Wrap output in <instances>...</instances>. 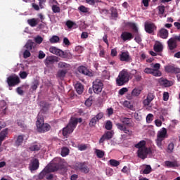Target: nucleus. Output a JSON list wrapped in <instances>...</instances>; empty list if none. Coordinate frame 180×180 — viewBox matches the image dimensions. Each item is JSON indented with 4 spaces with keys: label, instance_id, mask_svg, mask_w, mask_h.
Here are the masks:
<instances>
[{
    "label": "nucleus",
    "instance_id": "1",
    "mask_svg": "<svg viewBox=\"0 0 180 180\" xmlns=\"http://www.w3.org/2000/svg\"><path fill=\"white\" fill-rule=\"evenodd\" d=\"M120 122L121 123H117L116 127L118 130L123 131L125 134L128 136H131L133 134V131L129 129V127H134V123L131 118L121 117L120 118Z\"/></svg>",
    "mask_w": 180,
    "mask_h": 180
},
{
    "label": "nucleus",
    "instance_id": "2",
    "mask_svg": "<svg viewBox=\"0 0 180 180\" xmlns=\"http://www.w3.org/2000/svg\"><path fill=\"white\" fill-rule=\"evenodd\" d=\"M82 122V118H71L68 125L63 129V136L64 137H68L69 134H71L75 130L77 124Z\"/></svg>",
    "mask_w": 180,
    "mask_h": 180
},
{
    "label": "nucleus",
    "instance_id": "3",
    "mask_svg": "<svg viewBox=\"0 0 180 180\" xmlns=\"http://www.w3.org/2000/svg\"><path fill=\"white\" fill-rule=\"evenodd\" d=\"M130 79V74L127 70H122L116 79V84L118 86H122L124 84H127Z\"/></svg>",
    "mask_w": 180,
    "mask_h": 180
},
{
    "label": "nucleus",
    "instance_id": "4",
    "mask_svg": "<svg viewBox=\"0 0 180 180\" xmlns=\"http://www.w3.org/2000/svg\"><path fill=\"white\" fill-rule=\"evenodd\" d=\"M165 139H168V134L167 131V128L163 127L160 131H158L157 139L155 140L156 145L160 148V150H163L162 141H164Z\"/></svg>",
    "mask_w": 180,
    "mask_h": 180
},
{
    "label": "nucleus",
    "instance_id": "5",
    "mask_svg": "<svg viewBox=\"0 0 180 180\" xmlns=\"http://www.w3.org/2000/svg\"><path fill=\"white\" fill-rule=\"evenodd\" d=\"M37 127L39 133H46V131H49L51 129L50 124H44V118L40 114L37 116Z\"/></svg>",
    "mask_w": 180,
    "mask_h": 180
},
{
    "label": "nucleus",
    "instance_id": "6",
    "mask_svg": "<svg viewBox=\"0 0 180 180\" xmlns=\"http://www.w3.org/2000/svg\"><path fill=\"white\" fill-rule=\"evenodd\" d=\"M153 68H146L143 70L145 74H150L153 75V77H161L162 73L160 71V68H161V64L155 63L152 65Z\"/></svg>",
    "mask_w": 180,
    "mask_h": 180
},
{
    "label": "nucleus",
    "instance_id": "7",
    "mask_svg": "<svg viewBox=\"0 0 180 180\" xmlns=\"http://www.w3.org/2000/svg\"><path fill=\"white\" fill-rule=\"evenodd\" d=\"M60 161L59 158H55L49 165H48L46 169L50 174V172H56L58 171L61 168V166H60V163L58 162Z\"/></svg>",
    "mask_w": 180,
    "mask_h": 180
},
{
    "label": "nucleus",
    "instance_id": "8",
    "mask_svg": "<svg viewBox=\"0 0 180 180\" xmlns=\"http://www.w3.org/2000/svg\"><path fill=\"white\" fill-rule=\"evenodd\" d=\"M153 150H151V148H142L140 149H138L137 151V156L139 158H141V160H146L147 157L148 156V154H152Z\"/></svg>",
    "mask_w": 180,
    "mask_h": 180
},
{
    "label": "nucleus",
    "instance_id": "9",
    "mask_svg": "<svg viewBox=\"0 0 180 180\" xmlns=\"http://www.w3.org/2000/svg\"><path fill=\"white\" fill-rule=\"evenodd\" d=\"M7 84L10 88L12 86H16L20 84V79L18 76L11 75L7 78Z\"/></svg>",
    "mask_w": 180,
    "mask_h": 180
},
{
    "label": "nucleus",
    "instance_id": "10",
    "mask_svg": "<svg viewBox=\"0 0 180 180\" xmlns=\"http://www.w3.org/2000/svg\"><path fill=\"white\" fill-rule=\"evenodd\" d=\"M103 89V83L101 79H96L93 82V91L94 94H101Z\"/></svg>",
    "mask_w": 180,
    "mask_h": 180
},
{
    "label": "nucleus",
    "instance_id": "11",
    "mask_svg": "<svg viewBox=\"0 0 180 180\" xmlns=\"http://www.w3.org/2000/svg\"><path fill=\"white\" fill-rule=\"evenodd\" d=\"M157 30V25L153 22H145V32L148 34H154V32Z\"/></svg>",
    "mask_w": 180,
    "mask_h": 180
},
{
    "label": "nucleus",
    "instance_id": "12",
    "mask_svg": "<svg viewBox=\"0 0 180 180\" xmlns=\"http://www.w3.org/2000/svg\"><path fill=\"white\" fill-rule=\"evenodd\" d=\"M166 72L170 74H180V68L175 66V65H168L165 67Z\"/></svg>",
    "mask_w": 180,
    "mask_h": 180
},
{
    "label": "nucleus",
    "instance_id": "13",
    "mask_svg": "<svg viewBox=\"0 0 180 180\" xmlns=\"http://www.w3.org/2000/svg\"><path fill=\"white\" fill-rule=\"evenodd\" d=\"M102 117H103V114L102 112H100L95 117L91 118L89 123V127H95V126H96V123H98V122L100 121Z\"/></svg>",
    "mask_w": 180,
    "mask_h": 180
},
{
    "label": "nucleus",
    "instance_id": "14",
    "mask_svg": "<svg viewBox=\"0 0 180 180\" xmlns=\"http://www.w3.org/2000/svg\"><path fill=\"white\" fill-rule=\"evenodd\" d=\"M75 167L77 169H79L81 172H84V174H88V172H89V168L88 167L86 162L76 163Z\"/></svg>",
    "mask_w": 180,
    "mask_h": 180
},
{
    "label": "nucleus",
    "instance_id": "15",
    "mask_svg": "<svg viewBox=\"0 0 180 180\" xmlns=\"http://www.w3.org/2000/svg\"><path fill=\"white\" fill-rule=\"evenodd\" d=\"M39 165H40V162H39V159L33 158L30 161L29 168L32 172L36 171L37 169H39Z\"/></svg>",
    "mask_w": 180,
    "mask_h": 180
},
{
    "label": "nucleus",
    "instance_id": "16",
    "mask_svg": "<svg viewBox=\"0 0 180 180\" xmlns=\"http://www.w3.org/2000/svg\"><path fill=\"white\" fill-rule=\"evenodd\" d=\"M155 98V96L154 95V93H148L147 94L146 98L143 101V104L144 106H150V104L153 101H154V98Z\"/></svg>",
    "mask_w": 180,
    "mask_h": 180
},
{
    "label": "nucleus",
    "instance_id": "17",
    "mask_svg": "<svg viewBox=\"0 0 180 180\" xmlns=\"http://www.w3.org/2000/svg\"><path fill=\"white\" fill-rule=\"evenodd\" d=\"M120 37L123 41H130V40L134 38V35L131 32L124 31L122 32Z\"/></svg>",
    "mask_w": 180,
    "mask_h": 180
},
{
    "label": "nucleus",
    "instance_id": "18",
    "mask_svg": "<svg viewBox=\"0 0 180 180\" xmlns=\"http://www.w3.org/2000/svg\"><path fill=\"white\" fill-rule=\"evenodd\" d=\"M113 137V131H108L101 136L99 140L100 144L105 142V140H110Z\"/></svg>",
    "mask_w": 180,
    "mask_h": 180
},
{
    "label": "nucleus",
    "instance_id": "19",
    "mask_svg": "<svg viewBox=\"0 0 180 180\" xmlns=\"http://www.w3.org/2000/svg\"><path fill=\"white\" fill-rule=\"evenodd\" d=\"M158 37H160V39H168V36H169V32H168V30L165 28H161L157 34Z\"/></svg>",
    "mask_w": 180,
    "mask_h": 180
},
{
    "label": "nucleus",
    "instance_id": "20",
    "mask_svg": "<svg viewBox=\"0 0 180 180\" xmlns=\"http://www.w3.org/2000/svg\"><path fill=\"white\" fill-rule=\"evenodd\" d=\"M120 61H125L126 63H129V61L131 60L129 51L122 52L120 55Z\"/></svg>",
    "mask_w": 180,
    "mask_h": 180
},
{
    "label": "nucleus",
    "instance_id": "21",
    "mask_svg": "<svg viewBox=\"0 0 180 180\" xmlns=\"http://www.w3.org/2000/svg\"><path fill=\"white\" fill-rule=\"evenodd\" d=\"M167 46H168L169 50H170L171 51H172V50H175V49H176V47H178L176 41H175V39H174V38H170L167 41Z\"/></svg>",
    "mask_w": 180,
    "mask_h": 180
},
{
    "label": "nucleus",
    "instance_id": "22",
    "mask_svg": "<svg viewBox=\"0 0 180 180\" xmlns=\"http://www.w3.org/2000/svg\"><path fill=\"white\" fill-rule=\"evenodd\" d=\"M46 65L50 64H54V63H58V57L57 56H48L44 61Z\"/></svg>",
    "mask_w": 180,
    "mask_h": 180
},
{
    "label": "nucleus",
    "instance_id": "23",
    "mask_svg": "<svg viewBox=\"0 0 180 180\" xmlns=\"http://www.w3.org/2000/svg\"><path fill=\"white\" fill-rule=\"evenodd\" d=\"M165 167H167V168H176L179 167V165L178 164V161H169L167 160L165 162Z\"/></svg>",
    "mask_w": 180,
    "mask_h": 180
},
{
    "label": "nucleus",
    "instance_id": "24",
    "mask_svg": "<svg viewBox=\"0 0 180 180\" xmlns=\"http://www.w3.org/2000/svg\"><path fill=\"white\" fill-rule=\"evenodd\" d=\"M78 72H80V74H84V75H88L89 77L92 75V72H91L85 66H79L78 68Z\"/></svg>",
    "mask_w": 180,
    "mask_h": 180
},
{
    "label": "nucleus",
    "instance_id": "25",
    "mask_svg": "<svg viewBox=\"0 0 180 180\" xmlns=\"http://www.w3.org/2000/svg\"><path fill=\"white\" fill-rule=\"evenodd\" d=\"M25 49H27V50L30 51L34 49V47H36V43L33 42V41L30 39L27 41L26 44L25 45Z\"/></svg>",
    "mask_w": 180,
    "mask_h": 180
},
{
    "label": "nucleus",
    "instance_id": "26",
    "mask_svg": "<svg viewBox=\"0 0 180 180\" xmlns=\"http://www.w3.org/2000/svg\"><path fill=\"white\" fill-rule=\"evenodd\" d=\"M68 70H59L57 72L56 77L57 78H60L61 81L65 78V75H67Z\"/></svg>",
    "mask_w": 180,
    "mask_h": 180
},
{
    "label": "nucleus",
    "instance_id": "27",
    "mask_svg": "<svg viewBox=\"0 0 180 180\" xmlns=\"http://www.w3.org/2000/svg\"><path fill=\"white\" fill-rule=\"evenodd\" d=\"M27 23L31 26V27H36L39 25L38 18H31L27 20Z\"/></svg>",
    "mask_w": 180,
    "mask_h": 180
},
{
    "label": "nucleus",
    "instance_id": "28",
    "mask_svg": "<svg viewBox=\"0 0 180 180\" xmlns=\"http://www.w3.org/2000/svg\"><path fill=\"white\" fill-rule=\"evenodd\" d=\"M76 91L79 95H82V92H84V86L81 83H77L75 86Z\"/></svg>",
    "mask_w": 180,
    "mask_h": 180
},
{
    "label": "nucleus",
    "instance_id": "29",
    "mask_svg": "<svg viewBox=\"0 0 180 180\" xmlns=\"http://www.w3.org/2000/svg\"><path fill=\"white\" fill-rule=\"evenodd\" d=\"M50 53H52V54H55L56 56H58L60 57L61 54V49H57L56 46H52L49 48Z\"/></svg>",
    "mask_w": 180,
    "mask_h": 180
},
{
    "label": "nucleus",
    "instance_id": "30",
    "mask_svg": "<svg viewBox=\"0 0 180 180\" xmlns=\"http://www.w3.org/2000/svg\"><path fill=\"white\" fill-rule=\"evenodd\" d=\"M6 136H8V129H5L0 132V146H1L2 141L5 140Z\"/></svg>",
    "mask_w": 180,
    "mask_h": 180
},
{
    "label": "nucleus",
    "instance_id": "31",
    "mask_svg": "<svg viewBox=\"0 0 180 180\" xmlns=\"http://www.w3.org/2000/svg\"><path fill=\"white\" fill-rule=\"evenodd\" d=\"M125 25L131 27L132 30H134V34L139 32V28L137 27V25H136V23L127 22L125 23Z\"/></svg>",
    "mask_w": 180,
    "mask_h": 180
},
{
    "label": "nucleus",
    "instance_id": "32",
    "mask_svg": "<svg viewBox=\"0 0 180 180\" xmlns=\"http://www.w3.org/2000/svg\"><path fill=\"white\" fill-rule=\"evenodd\" d=\"M141 91H143V89H141V87H136L134 88L131 93V96H139V95L141 94Z\"/></svg>",
    "mask_w": 180,
    "mask_h": 180
},
{
    "label": "nucleus",
    "instance_id": "33",
    "mask_svg": "<svg viewBox=\"0 0 180 180\" xmlns=\"http://www.w3.org/2000/svg\"><path fill=\"white\" fill-rule=\"evenodd\" d=\"M153 50L155 53H161L162 50H164V46L161 44V43L155 44L153 46Z\"/></svg>",
    "mask_w": 180,
    "mask_h": 180
},
{
    "label": "nucleus",
    "instance_id": "34",
    "mask_svg": "<svg viewBox=\"0 0 180 180\" xmlns=\"http://www.w3.org/2000/svg\"><path fill=\"white\" fill-rule=\"evenodd\" d=\"M71 65L65 62H59L58 63V68H64V70H68Z\"/></svg>",
    "mask_w": 180,
    "mask_h": 180
},
{
    "label": "nucleus",
    "instance_id": "35",
    "mask_svg": "<svg viewBox=\"0 0 180 180\" xmlns=\"http://www.w3.org/2000/svg\"><path fill=\"white\" fill-rule=\"evenodd\" d=\"M95 153L98 158H103V157H105V151L101 149H96Z\"/></svg>",
    "mask_w": 180,
    "mask_h": 180
},
{
    "label": "nucleus",
    "instance_id": "36",
    "mask_svg": "<svg viewBox=\"0 0 180 180\" xmlns=\"http://www.w3.org/2000/svg\"><path fill=\"white\" fill-rule=\"evenodd\" d=\"M135 147L136 148H139V150H140V148H146L147 147H146V141H141L135 146Z\"/></svg>",
    "mask_w": 180,
    "mask_h": 180
},
{
    "label": "nucleus",
    "instance_id": "37",
    "mask_svg": "<svg viewBox=\"0 0 180 180\" xmlns=\"http://www.w3.org/2000/svg\"><path fill=\"white\" fill-rule=\"evenodd\" d=\"M47 174H49L47 169L45 168L44 170H42L41 172L39 173L38 178L39 179H43L44 178V176H46V175H47Z\"/></svg>",
    "mask_w": 180,
    "mask_h": 180
},
{
    "label": "nucleus",
    "instance_id": "38",
    "mask_svg": "<svg viewBox=\"0 0 180 180\" xmlns=\"http://www.w3.org/2000/svg\"><path fill=\"white\" fill-rule=\"evenodd\" d=\"M70 154V149L67 147H63L61 150L62 157H67Z\"/></svg>",
    "mask_w": 180,
    "mask_h": 180
},
{
    "label": "nucleus",
    "instance_id": "39",
    "mask_svg": "<svg viewBox=\"0 0 180 180\" xmlns=\"http://www.w3.org/2000/svg\"><path fill=\"white\" fill-rule=\"evenodd\" d=\"M109 162L111 167H119V165H120V162L115 159L110 160Z\"/></svg>",
    "mask_w": 180,
    "mask_h": 180
},
{
    "label": "nucleus",
    "instance_id": "40",
    "mask_svg": "<svg viewBox=\"0 0 180 180\" xmlns=\"http://www.w3.org/2000/svg\"><path fill=\"white\" fill-rule=\"evenodd\" d=\"M51 9L53 13H60V12H61V9L60 8V6L57 5H53L51 7Z\"/></svg>",
    "mask_w": 180,
    "mask_h": 180
},
{
    "label": "nucleus",
    "instance_id": "41",
    "mask_svg": "<svg viewBox=\"0 0 180 180\" xmlns=\"http://www.w3.org/2000/svg\"><path fill=\"white\" fill-rule=\"evenodd\" d=\"M30 151H39L40 150V145L39 144H34L31 147H30Z\"/></svg>",
    "mask_w": 180,
    "mask_h": 180
},
{
    "label": "nucleus",
    "instance_id": "42",
    "mask_svg": "<svg viewBox=\"0 0 180 180\" xmlns=\"http://www.w3.org/2000/svg\"><path fill=\"white\" fill-rule=\"evenodd\" d=\"M50 43L54 44V43H58L60 41V37L58 36H53L50 39H49Z\"/></svg>",
    "mask_w": 180,
    "mask_h": 180
},
{
    "label": "nucleus",
    "instance_id": "43",
    "mask_svg": "<svg viewBox=\"0 0 180 180\" xmlns=\"http://www.w3.org/2000/svg\"><path fill=\"white\" fill-rule=\"evenodd\" d=\"M23 143V136L19 135L15 141L16 146H20Z\"/></svg>",
    "mask_w": 180,
    "mask_h": 180
},
{
    "label": "nucleus",
    "instance_id": "44",
    "mask_svg": "<svg viewBox=\"0 0 180 180\" xmlns=\"http://www.w3.org/2000/svg\"><path fill=\"white\" fill-rule=\"evenodd\" d=\"M110 11H111V16H112L113 18H117L118 16L117 10L115 8V7H111Z\"/></svg>",
    "mask_w": 180,
    "mask_h": 180
},
{
    "label": "nucleus",
    "instance_id": "45",
    "mask_svg": "<svg viewBox=\"0 0 180 180\" xmlns=\"http://www.w3.org/2000/svg\"><path fill=\"white\" fill-rule=\"evenodd\" d=\"M160 84L164 85L165 87L171 86V84L167 79H160Z\"/></svg>",
    "mask_w": 180,
    "mask_h": 180
},
{
    "label": "nucleus",
    "instance_id": "46",
    "mask_svg": "<svg viewBox=\"0 0 180 180\" xmlns=\"http://www.w3.org/2000/svg\"><path fill=\"white\" fill-rule=\"evenodd\" d=\"M34 41L37 44H41V43H43V37L38 35L34 38Z\"/></svg>",
    "mask_w": 180,
    "mask_h": 180
},
{
    "label": "nucleus",
    "instance_id": "47",
    "mask_svg": "<svg viewBox=\"0 0 180 180\" xmlns=\"http://www.w3.org/2000/svg\"><path fill=\"white\" fill-rule=\"evenodd\" d=\"M112 127H113V124H112V122L108 121V122L105 123V129L106 130H112Z\"/></svg>",
    "mask_w": 180,
    "mask_h": 180
},
{
    "label": "nucleus",
    "instance_id": "48",
    "mask_svg": "<svg viewBox=\"0 0 180 180\" xmlns=\"http://www.w3.org/2000/svg\"><path fill=\"white\" fill-rule=\"evenodd\" d=\"M150 172H151V166L146 165L143 171V174H148Z\"/></svg>",
    "mask_w": 180,
    "mask_h": 180
},
{
    "label": "nucleus",
    "instance_id": "49",
    "mask_svg": "<svg viewBox=\"0 0 180 180\" xmlns=\"http://www.w3.org/2000/svg\"><path fill=\"white\" fill-rule=\"evenodd\" d=\"M153 120H154V115H153V114H148L146 116V122H147V123H151Z\"/></svg>",
    "mask_w": 180,
    "mask_h": 180
},
{
    "label": "nucleus",
    "instance_id": "50",
    "mask_svg": "<svg viewBox=\"0 0 180 180\" xmlns=\"http://www.w3.org/2000/svg\"><path fill=\"white\" fill-rule=\"evenodd\" d=\"M174 143H169L167 146V153H172V151H174Z\"/></svg>",
    "mask_w": 180,
    "mask_h": 180
},
{
    "label": "nucleus",
    "instance_id": "51",
    "mask_svg": "<svg viewBox=\"0 0 180 180\" xmlns=\"http://www.w3.org/2000/svg\"><path fill=\"white\" fill-rule=\"evenodd\" d=\"M32 56L30 51L26 49L23 53V58H29Z\"/></svg>",
    "mask_w": 180,
    "mask_h": 180
},
{
    "label": "nucleus",
    "instance_id": "52",
    "mask_svg": "<svg viewBox=\"0 0 180 180\" xmlns=\"http://www.w3.org/2000/svg\"><path fill=\"white\" fill-rule=\"evenodd\" d=\"M135 38L134 40L136 41V43H141V37H140V34L138 33L134 34Z\"/></svg>",
    "mask_w": 180,
    "mask_h": 180
},
{
    "label": "nucleus",
    "instance_id": "53",
    "mask_svg": "<svg viewBox=\"0 0 180 180\" xmlns=\"http://www.w3.org/2000/svg\"><path fill=\"white\" fill-rule=\"evenodd\" d=\"M39 86V82L38 81H34L31 86V89L32 91H36Z\"/></svg>",
    "mask_w": 180,
    "mask_h": 180
},
{
    "label": "nucleus",
    "instance_id": "54",
    "mask_svg": "<svg viewBox=\"0 0 180 180\" xmlns=\"http://www.w3.org/2000/svg\"><path fill=\"white\" fill-rule=\"evenodd\" d=\"M79 11L83 13H88V8L85 7L84 6H80L79 7Z\"/></svg>",
    "mask_w": 180,
    "mask_h": 180
},
{
    "label": "nucleus",
    "instance_id": "55",
    "mask_svg": "<svg viewBox=\"0 0 180 180\" xmlns=\"http://www.w3.org/2000/svg\"><path fill=\"white\" fill-rule=\"evenodd\" d=\"M75 22H72L71 20H68L66 22V26L68 27V29H72V27L73 26H75Z\"/></svg>",
    "mask_w": 180,
    "mask_h": 180
},
{
    "label": "nucleus",
    "instance_id": "56",
    "mask_svg": "<svg viewBox=\"0 0 180 180\" xmlns=\"http://www.w3.org/2000/svg\"><path fill=\"white\" fill-rule=\"evenodd\" d=\"M19 75L22 79H25V78H27V72L25 71L20 72Z\"/></svg>",
    "mask_w": 180,
    "mask_h": 180
},
{
    "label": "nucleus",
    "instance_id": "57",
    "mask_svg": "<svg viewBox=\"0 0 180 180\" xmlns=\"http://www.w3.org/2000/svg\"><path fill=\"white\" fill-rule=\"evenodd\" d=\"M135 75H134V78L136 79V81H137V82H140V80L142 79L141 75H140V74L137 73V71L135 70Z\"/></svg>",
    "mask_w": 180,
    "mask_h": 180
},
{
    "label": "nucleus",
    "instance_id": "58",
    "mask_svg": "<svg viewBox=\"0 0 180 180\" xmlns=\"http://www.w3.org/2000/svg\"><path fill=\"white\" fill-rule=\"evenodd\" d=\"M168 99H169V94L168 92H164L163 93V101H165V102H167V101H168Z\"/></svg>",
    "mask_w": 180,
    "mask_h": 180
},
{
    "label": "nucleus",
    "instance_id": "59",
    "mask_svg": "<svg viewBox=\"0 0 180 180\" xmlns=\"http://www.w3.org/2000/svg\"><path fill=\"white\" fill-rule=\"evenodd\" d=\"M127 91H128L127 88L124 87V88L120 89L119 95H122V96L124 95V94H126V92H127Z\"/></svg>",
    "mask_w": 180,
    "mask_h": 180
},
{
    "label": "nucleus",
    "instance_id": "60",
    "mask_svg": "<svg viewBox=\"0 0 180 180\" xmlns=\"http://www.w3.org/2000/svg\"><path fill=\"white\" fill-rule=\"evenodd\" d=\"M44 57H46V53H44V52H43V51H40L39 56H38V58H39V60H43V58H44Z\"/></svg>",
    "mask_w": 180,
    "mask_h": 180
},
{
    "label": "nucleus",
    "instance_id": "61",
    "mask_svg": "<svg viewBox=\"0 0 180 180\" xmlns=\"http://www.w3.org/2000/svg\"><path fill=\"white\" fill-rule=\"evenodd\" d=\"M124 106H125V108H128V109H131V108H133V105H131V103H130L129 101H124Z\"/></svg>",
    "mask_w": 180,
    "mask_h": 180
},
{
    "label": "nucleus",
    "instance_id": "62",
    "mask_svg": "<svg viewBox=\"0 0 180 180\" xmlns=\"http://www.w3.org/2000/svg\"><path fill=\"white\" fill-rule=\"evenodd\" d=\"M68 56V52H65L63 51H61L60 55L59 57H61L62 58H67Z\"/></svg>",
    "mask_w": 180,
    "mask_h": 180
},
{
    "label": "nucleus",
    "instance_id": "63",
    "mask_svg": "<svg viewBox=\"0 0 180 180\" xmlns=\"http://www.w3.org/2000/svg\"><path fill=\"white\" fill-rule=\"evenodd\" d=\"M17 123L18 125L21 127V129H25L26 127V125H25V122L23 121L18 120Z\"/></svg>",
    "mask_w": 180,
    "mask_h": 180
},
{
    "label": "nucleus",
    "instance_id": "64",
    "mask_svg": "<svg viewBox=\"0 0 180 180\" xmlns=\"http://www.w3.org/2000/svg\"><path fill=\"white\" fill-rule=\"evenodd\" d=\"M16 92L18 95H23V89H22V87H18L16 89Z\"/></svg>",
    "mask_w": 180,
    "mask_h": 180
}]
</instances>
